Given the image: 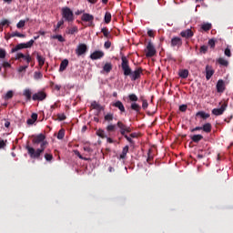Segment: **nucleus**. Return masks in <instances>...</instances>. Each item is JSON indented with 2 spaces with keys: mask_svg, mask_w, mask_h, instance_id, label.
<instances>
[{
  "mask_svg": "<svg viewBox=\"0 0 233 233\" xmlns=\"http://www.w3.org/2000/svg\"><path fill=\"white\" fill-rule=\"evenodd\" d=\"M45 139H46V137L43 133L32 136V144L35 147H31L30 145L25 147V150H27V154L31 159H41V156L45 154V150L48 146V142ZM39 145L40 147L36 148V147Z\"/></svg>",
  "mask_w": 233,
  "mask_h": 233,
  "instance_id": "nucleus-1",
  "label": "nucleus"
},
{
  "mask_svg": "<svg viewBox=\"0 0 233 233\" xmlns=\"http://www.w3.org/2000/svg\"><path fill=\"white\" fill-rule=\"evenodd\" d=\"M121 68L124 72V76L126 77H130L131 81H137V79H139L143 74V68L137 67L134 71H132L128 58H127L125 56L121 57Z\"/></svg>",
  "mask_w": 233,
  "mask_h": 233,
  "instance_id": "nucleus-2",
  "label": "nucleus"
},
{
  "mask_svg": "<svg viewBox=\"0 0 233 233\" xmlns=\"http://www.w3.org/2000/svg\"><path fill=\"white\" fill-rule=\"evenodd\" d=\"M116 127H119L121 136H123L125 137V139H127V141H128V143H130L131 145H136V142L132 139V137H128V135H127V134H130V132H132V127L125 125L121 121H118L116 123Z\"/></svg>",
  "mask_w": 233,
  "mask_h": 233,
  "instance_id": "nucleus-3",
  "label": "nucleus"
},
{
  "mask_svg": "<svg viewBox=\"0 0 233 233\" xmlns=\"http://www.w3.org/2000/svg\"><path fill=\"white\" fill-rule=\"evenodd\" d=\"M61 15L63 19L66 23H74V21L76 20V16L74 15V11H72V9H70V7L68 6L62 7Z\"/></svg>",
  "mask_w": 233,
  "mask_h": 233,
  "instance_id": "nucleus-4",
  "label": "nucleus"
},
{
  "mask_svg": "<svg viewBox=\"0 0 233 233\" xmlns=\"http://www.w3.org/2000/svg\"><path fill=\"white\" fill-rule=\"evenodd\" d=\"M15 60L19 61L20 63H23V61H25L26 65H30V63L34 61V58L28 53L26 55L23 53H17L15 56Z\"/></svg>",
  "mask_w": 233,
  "mask_h": 233,
  "instance_id": "nucleus-5",
  "label": "nucleus"
},
{
  "mask_svg": "<svg viewBox=\"0 0 233 233\" xmlns=\"http://www.w3.org/2000/svg\"><path fill=\"white\" fill-rule=\"evenodd\" d=\"M157 52V51H156V47L154 46V44H152V41H149L147 46L146 57H154Z\"/></svg>",
  "mask_w": 233,
  "mask_h": 233,
  "instance_id": "nucleus-6",
  "label": "nucleus"
},
{
  "mask_svg": "<svg viewBox=\"0 0 233 233\" xmlns=\"http://www.w3.org/2000/svg\"><path fill=\"white\" fill-rule=\"evenodd\" d=\"M172 48H181L183 46V39L179 36H174L170 42Z\"/></svg>",
  "mask_w": 233,
  "mask_h": 233,
  "instance_id": "nucleus-7",
  "label": "nucleus"
},
{
  "mask_svg": "<svg viewBox=\"0 0 233 233\" xmlns=\"http://www.w3.org/2000/svg\"><path fill=\"white\" fill-rule=\"evenodd\" d=\"M81 20L84 21L85 23H89V26H95L94 15H92L88 13H84L81 16Z\"/></svg>",
  "mask_w": 233,
  "mask_h": 233,
  "instance_id": "nucleus-8",
  "label": "nucleus"
},
{
  "mask_svg": "<svg viewBox=\"0 0 233 233\" xmlns=\"http://www.w3.org/2000/svg\"><path fill=\"white\" fill-rule=\"evenodd\" d=\"M88 50V47L86 44H79L76 49V54L79 57L81 56H84V54H86Z\"/></svg>",
  "mask_w": 233,
  "mask_h": 233,
  "instance_id": "nucleus-9",
  "label": "nucleus"
},
{
  "mask_svg": "<svg viewBox=\"0 0 233 233\" xmlns=\"http://www.w3.org/2000/svg\"><path fill=\"white\" fill-rule=\"evenodd\" d=\"M32 99L33 101H45L46 99V93L39 91L33 95Z\"/></svg>",
  "mask_w": 233,
  "mask_h": 233,
  "instance_id": "nucleus-10",
  "label": "nucleus"
},
{
  "mask_svg": "<svg viewBox=\"0 0 233 233\" xmlns=\"http://www.w3.org/2000/svg\"><path fill=\"white\" fill-rule=\"evenodd\" d=\"M102 57H105V53L103 51H95L90 55V59L93 61L101 59Z\"/></svg>",
  "mask_w": 233,
  "mask_h": 233,
  "instance_id": "nucleus-11",
  "label": "nucleus"
},
{
  "mask_svg": "<svg viewBox=\"0 0 233 233\" xmlns=\"http://www.w3.org/2000/svg\"><path fill=\"white\" fill-rule=\"evenodd\" d=\"M225 110H227V105L223 104L220 108H214L212 110V114L213 116H223V112H225Z\"/></svg>",
  "mask_w": 233,
  "mask_h": 233,
  "instance_id": "nucleus-12",
  "label": "nucleus"
},
{
  "mask_svg": "<svg viewBox=\"0 0 233 233\" xmlns=\"http://www.w3.org/2000/svg\"><path fill=\"white\" fill-rule=\"evenodd\" d=\"M181 37H185V39H190V37H194V32L192 29H186L180 33Z\"/></svg>",
  "mask_w": 233,
  "mask_h": 233,
  "instance_id": "nucleus-13",
  "label": "nucleus"
},
{
  "mask_svg": "<svg viewBox=\"0 0 233 233\" xmlns=\"http://www.w3.org/2000/svg\"><path fill=\"white\" fill-rule=\"evenodd\" d=\"M214 76V69L211 66H206V79L207 81H210V78Z\"/></svg>",
  "mask_w": 233,
  "mask_h": 233,
  "instance_id": "nucleus-14",
  "label": "nucleus"
},
{
  "mask_svg": "<svg viewBox=\"0 0 233 233\" xmlns=\"http://www.w3.org/2000/svg\"><path fill=\"white\" fill-rule=\"evenodd\" d=\"M217 92H218V94H223V92H225V81H223V79L218 81Z\"/></svg>",
  "mask_w": 233,
  "mask_h": 233,
  "instance_id": "nucleus-15",
  "label": "nucleus"
},
{
  "mask_svg": "<svg viewBox=\"0 0 233 233\" xmlns=\"http://www.w3.org/2000/svg\"><path fill=\"white\" fill-rule=\"evenodd\" d=\"M33 56H36V59L38 61V65L40 66V68H43V66H45V57H43L41 55H39V53H37V51H35L33 53Z\"/></svg>",
  "mask_w": 233,
  "mask_h": 233,
  "instance_id": "nucleus-16",
  "label": "nucleus"
},
{
  "mask_svg": "<svg viewBox=\"0 0 233 233\" xmlns=\"http://www.w3.org/2000/svg\"><path fill=\"white\" fill-rule=\"evenodd\" d=\"M113 106H115L116 108H118V110H120V112L123 114L126 112L125 110V106L123 105V102L117 100L116 102H115L113 104Z\"/></svg>",
  "mask_w": 233,
  "mask_h": 233,
  "instance_id": "nucleus-17",
  "label": "nucleus"
},
{
  "mask_svg": "<svg viewBox=\"0 0 233 233\" xmlns=\"http://www.w3.org/2000/svg\"><path fill=\"white\" fill-rule=\"evenodd\" d=\"M91 108H93V110H96L98 112H101V110H104L103 106H101L96 101L91 102Z\"/></svg>",
  "mask_w": 233,
  "mask_h": 233,
  "instance_id": "nucleus-18",
  "label": "nucleus"
},
{
  "mask_svg": "<svg viewBox=\"0 0 233 233\" xmlns=\"http://www.w3.org/2000/svg\"><path fill=\"white\" fill-rule=\"evenodd\" d=\"M203 132H206V134H210L212 132V124L211 123H207L204 124L202 127Z\"/></svg>",
  "mask_w": 233,
  "mask_h": 233,
  "instance_id": "nucleus-19",
  "label": "nucleus"
},
{
  "mask_svg": "<svg viewBox=\"0 0 233 233\" xmlns=\"http://www.w3.org/2000/svg\"><path fill=\"white\" fill-rule=\"evenodd\" d=\"M112 68H113L112 63L107 62L104 65L103 71L106 72V74H109V72H112Z\"/></svg>",
  "mask_w": 233,
  "mask_h": 233,
  "instance_id": "nucleus-20",
  "label": "nucleus"
},
{
  "mask_svg": "<svg viewBox=\"0 0 233 233\" xmlns=\"http://www.w3.org/2000/svg\"><path fill=\"white\" fill-rule=\"evenodd\" d=\"M66 66H68V59H64L60 64L59 72H65Z\"/></svg>",
  "mask_w": 233,
  "mask_h": 233,
  "instance_id": "nucleus-21",
  "label": "nucleus"
},
{
  "mask_svg": "<svg viewBox=\"0 0 233 233\" xmlns=\"http://www.w3.org/2000/svg\"><path fill=\"white\" fill-rule=\"evenodd\" d=\"M128 146L124 147L122 153L119 156V159H127V155L128 154Z\"/></svg>",
  "mask_w": 233,
  "mask_h": 233,
  "instance_id": "nucleus-22",
  "label": "nucleus"
},
{
  "mask_svg": "<svg viewBox=\"0 0 233 233\" xmlns=\"http://www.w3.org/2000/svg\"><path fill=\"white\" fill-rule=\"evenodd\" d=\"M12 37H26V35L15 31L12 34H10L8 36H5V39H10Z\"/></svg>",
  "mask_w": 233,
  "mask_h": 233,
  "instance_id": "nucleus-23",
  "label": "nucleus"
},
{
  "mask_svg": "<svg viewBox=\"0 0 233 233\" xmlns=\"http://www.w3.org/2000/svg\"><path fill=\"white\" fill-rule=\"evenodd\" d=\"M23 48H26L25 43L16 45L14 48H12L11 52L12 54H14L15 52H18V50H23Z\"/></svg>",
  "mask_w": 233,
  "mask_h": 233,
  "instance_id": "nucleus-24",
  "label": "nucleus"
},
{
  "mask_svg": "<svg viewBox=\"0 0 233 233\" xmlns=\"http://www.w3.org/2000/svg\"><path fill=\"white\" fill-rule=\"evenodd\" d=\"M102 34L104 36H106L107 39H112V34H110V31H108V28L104 27L101 29Z\"/></svg>",
  "mask_w": 233,
  "mask_h": 233,
  "instance_id": "nucleus-25",
  "label": "nucleus"
},
{
  "mask_svg": "<svg viewBox=\"0 0 233 233\" xmlns=\"http://www.w3.org/2000/svg\"><path fill=\"white\" fill-rule=\"evenodd\" d=\"M201 29L204 32H208L209 30H212V24H210V23H204L201 25Z\"/></svg>",
  "mask_w": 233,
  "mask_h": 233,
  "instance_id": "nucleus-26",
  "label": "nucleus"
},
{
  "mask_svg": "<svg viewBox=\"0 0 233 233\" xmlns=\"http://www.w3.org/2000/svg\"><path fill=\"white\" fill-rule=\"evenodd\" d=\"M23 96L26 98L27 101L32 99V91L30 89H25Z\"/></svg>",
  "mask_w": 233,
  "mask_h": 233,
  "instance_id": "nucleus-27",
  "label": "nucleus"
},
{
  "mask_svg": "<svg viewBox=\"0 0 233 233\" xmlns=\"http://www.w3.org/2000/svg\"><path fill=\"white\" fill-rule=\"evenodd\" d=\"M79 32V29L77 26H73L70 28H67L66 34H69L70 35H74V34H77Z\"/></svg>",
  "mask_w": 233,
  "mask_h": 233,
  "instance_id": "nucleus-28",
  "label": "nucleus"
},
{
  "mask_svg": "<svg viewBox=\"0 0 233 233\" xmlns=\"http://www.w3.org/2000/svg\"><path fill=\"white\" fill-rule=\"evenodd\" d=\"M201 139H203L202 135H194L191 137V140L193 141V143H199V141H201Z\"/></svg>",
  "mask_w": 233,
  "mask_h": 233,
  "instance_id": "nucleus-29",
  "label": "nucleus"
},
{
  "mask_svg": "<svg viewBox=\"0 0 233 233\" xmlns=\"http://www.w3.org/2000/svg\"><path fill=\"white\" fill-rule=\"evenodd\" d=\"M179 77L182 79H187L188 77V70L187 69H183L179 72L178 74Z\"/></svg>",
  "mask_w": 233,
  "mask_h": 233,
  "instance_id": "nucleus-30",
  "label": "nucleus"
},
{
  "mask_svg": "<svg viewBox=\"0 0 233 233\" xmlns=\"http://www.w3.org/2000/svg\"><path fill=\"white\" fill-rule=\"evenodd\" d=\"M197 116H199L202 119H208L210 117V114L205 113L204 111H198Z\"/></svg>",
  "mask_w": 233,
  "mask_h": 233,
  "instance_id": "nucleus-31",
  "label": "nucleus"
},
{
  "mask_svg": "<svg viewBox=\"0 0 233 233\" xmlns=\"http://www.w3.org/2000/svg\"><path fill=\"white\" fill-rule=\"evenodd\" d=\"M104 21L106 25H108L110 21H112V14H110L109 12H106Z\"/></svg>",
  "mask_w": 233,
  "mask_h": 233,
  "instance_id": "nucleus-32",
  "label": "nucleus"
},
{
  "mask_svg": "<svg viewBox=\"0 0 233 233\" xmlns=\"http://www.w3.org/2000/svg\"><path fill=\"white\" fill-rule=\"evenodd\" d=\"M131 109L135 110V112H141V106H139L137 103L133 102L131 104Z\"/></svg>",
  "mask_w": 233,
  "mask_h": 233,
  "instance_id": "nucleus-33",
  "label": "nucleus"
},
{
  "mask_svg": "<svg viewBox=\"0 0 233 233\" xmlns=\"http://www.w3.org/2000/svg\"><path fill=\"white\" fill-rule=\"evenodd\" d=\"M128 99H129V101H131L132 103H136V101L138 100L137 96L136 94H130V95L128 96Z\"/></svg>",
  "mask_w": 233,
  "mask_h": 233,
  "instance_id": "nucleus-34",
  "label": "nucleus"
},
{
  "mask_svg": "<svg viewBox=\"0 0 233 233\" xmlns=\"http://www.w3.org/2000/svg\"><path fill=\"white\" fill-rule=\"evenodd\" d=\"M218 64L222 66H228V61H227L225 58H218Z\"/></svg>",
  "mask_w": 233,
  "mask_h": 233,
  "instance_id": "nucleus-35",
  "label": "nucleus"
},
{
  "mask_svg": "<svg viewBox=\"0 0 233 233\" xmlns=\"http://www.w3.org/2000/svg\"><path fill=\"white\" fill-rule=\"evenodd\" d=\"M53 39H57L60 43H65V38L61 35H53Z\"/></svg>",
  "mask_w": 233,
  "mask_h": 233,
  "instance_id": "nucleus-36",
  "label": "nucleus"
},
{
  "mask_svg": "<svg viewBox=\"0 0 233 233\" xmlns=\"http://www.w3.org/2000/svg\"><path fill=\"white\" fill-rule=\"evenodd\" d=\"M50 86L54 88V90H56L59 92L61 90V86L60 85H56L54 82H50Z\"/></svg>",
  "mask_w": 233,
  "mask_h": 233,
  "instance_id": "nucleus-37",
  "label": "nucleus"
},
{
  "mask_svg": "<svg viewBox=\"0 0 233 233\" xmlns=\"http://www.w3.org/2000/svg\"><path fill=\"white\" fill-rule=\"evenodd\" d=\"M65 138V129H60L57 134V139Z\"/></svg>",
  "mask_w": 233,
  "mask_h": 233,
  "instance_id": "nucleus-38",
  "label": "nucleus"
},
{
  "mask_svg": "<svg viewBox=\"0 0 233 233\" xmlns=\"http://www.w3.org/2000/svg\"><path fill=\"white\" fill-rule=\"evenodd\" d=\"M14 97V91L9 90L5 96V99H12Z\"/></svg>",
  "mask_w": 233,
  "mask_h": 233,
  "instance_id": "nucleus-39",
  "label": "nucleus"
},
{
  "mask_svg": "<svg viewBox=\"0 0 233 233\" xmlns=\"http://www.w3.org/2000/svg\"><path fill=\"white\" fill-rule=\"evenodd\" d=\"M44 157L46 161H52V159H54V156L50 153H46Z\"/></svg>",
  "mask_w": 233,
  "mask_h": 233,
  "instance_id": "nucleus-40",
  "label": "nucleus"
},
{
  "mask_svg": "<svg viewBox=\"0 0 233 233\" xmlns=\"http://www.w3.org/2000/svg\"><path fill=\"white\" fill-rule=\"evenodd\" d=\"M96 136H98L99 137H102V139H105V137H106V136H105V131H103V129L97 130Z\"/></svg>",
  "mask_w": 233,
  "mask_h": 233,
  "instance_id": "nucleus-41",
  "label": "nucleus"
},
{
  "mask_svg": "<svg viewBox=\"0 0 233 233\" xmlns=\"http://www.w3.org/2000/svg\"><path fill=\"white\" fill-rule=\"evenodd\" d=\"M105 121H113L114 120V115L113 114H107L104 116Z\"/></svg>",
  "mask_w": 233,
  "mask_h": 233,
  "instance_id": "nucleus-42",
  "label": "nucleus"
},
{
  "mask_svg": "<svg viewBox=\"0 0 233 233\" xmlns=\"http://www.w3.org/2000/svg\"><path fill=\"white\" fill-rule=\"evenodd\" d=\"M75 155L77 156V157H79V159H83L84 161H88V158L84 157L81 153L77 150H75Z\"/></svg>",
  "mask_w": 233,
  "mask_h": 233,
  "instance_id": "nucleus-43",
  "label": "nucleus"
},
{
  "mask_svg": "<svg viewBox=\"0 0 233 233\" xmlns=\"http://www.w3.org/2000/svg\"><path fill=\"white\" fill-rule=\"evenodd\" d=\"M26 24V21L25 20H20L17 24H16V28H23L25 27V25Z\"/></svg>",
  "mask_w": 233,
  "mask_h": 233,
  "instance_id": "nucleus-44",
  "label": "nucleus"
},
{
  "mask_svg": "<svg viewBox=\"0 0 233 233\" xmlns=\"http://www.w3.org/2000/svg\"><path fill=\"white\" fill-rule=\"evenodd\" d=\"M106 130L107 132H116V125H108Z\"/></svg>",
  "mask_w": 233,
  "mask_h": 233,
  "instance_id": "nucleus-45",
  "label": "nucleus"
},
{
  "mask_svg": "<svg viewBox=\"0 0 233 233\" xmlns=\"http://www.w3.org/2000/svg\"><path fill=\"white\" fill-rule=\"evenodd\" d=\"M63 25H65V21H64V20H60V21L56 24V27L55 28V32H57V30H59V28H61V26H63Z\"/></svg>",
  "mask_w": 233,
  "mask_h": 233,
  "instance_id": "nucleus-46",
  "label": "nucleus"
},
{
  "mask_svg": "<svg viewBox=\"0 0 233 233\" xmlns=\"http://www.w3.org/2000/svg\"><path fill=\"white\" fill-rule=\"evenodd\" d=\"M34 78L35 79H43V73H41V72H35Z\"/></svg>",
  "mask_w": 233,
  "mask_h": 233,
  "instance_id": "nucleus-47",
  "label": "nucleus"
},
{
  "mask_svg": "<svg viewBox=\"0 0 233 233\" xmlns=\"http://www.w3.org/2000/svg\"><path fill=\"white\" fill-rule=\"evenodd\" d=\"M6 57V50L0 48V59H5Z\"/></svg>",
  "mask_w": 233,
  "mask_h": 233,
  "instance_id": "nucleus-48",
  "label": "nucleus"
},
{
  "mask_svg": "<svg viewBox=\"0 0 233 233\" xmlns=\"http://www.w3.org/2000/svg\"><path fill=\"white\" fill-rule=\"evenodd\" d=\"M200 52L201 54H207V52H208V46H201Z\"/></svg>",
  "mask_w": 233,
  "mask_h": 233,
  "instance_id": "nucleus-49",
  "label": "nucleus"
},
{
  "mask_svg": "<svg viewBox=\"0 0 233 233\" xmlns=\"http://www.w3.org/2000/svg\"><path fill=\"white\" fill-rule=\"evenodd\" d=\"M29 65L26 64L25 66H19L18 68V72L21 73V72H26V68H28Z\"/></svg>",
  "mask_w": 233,
  "mask_h": 233,
  "instance_id": "nucleus-50",
  "label": "nucleus"
},
{
  "mask_svg": "<svg viewBox=\"0 0 233 233\" xmlns=\"http://www.w3.org/2000/svg\"><path fill=\"white\" fill-rule=\"evenodd\" d=\"M25 48H32V46H34V40H30L27 43H25Z\"/></svg>",
  "mask_w": 233,
  "mask_h": 233,
  "instance_id": "nucleus-51",
  "label": "nucleus"
},
{
  "mask_svg": "<svg viewBox=\"0 0 233 233\" xmlns=\"http://www.w3.org/2000/svg\"><path fill=\"white\" fill-rule=\"evenodd\" d=\"M6 147V140H0V150H3V148Z\"/></svg>",
  "mask_w": 233,
  "mask_h": 233,
  "instance_id": "nucleus-52",
  "label": "nucleus"
},
{
  "mask_svg": "<svg viewBox=\"0 0 233 233\" xmlns=\"http://www.w3.org/2000/svg\"><path fill=\"white\" fill-rule=\"evenodd\" d=\"M142 108L144 110H147V108H148V101H147L146 99L142 100Z\"/></svg>",
  "mask_w": 233,
  "mask_h": 233,
  "instance_id": "nucleus-53",
  "label": "nucleus"
},
{
  "mask_svg": "<svg viewBox=\"0 0 233 233\" xmlns=\"http://www.w3.org/2000/svg\"><path fill=\"white\" fill-rule=\"evenodd\" d=\"M225 56H227V57H230L232 56V53L230 52V48L228 46L225 51H224Z\"/></svg>",
  "mask_w": 233,
  "mask_h": 233,
  "instance_id": "nucleus-54",
  "label": "nucleus"
},
{
  "mask_svg": "<svg viewBox=\"0 0 233 233\" xmlns=\"http://www.w3.org/2000/svg\"><path fill=\"white\" fill-rule=\"evenodd\" d=\"M83 148L85 152H88L89 154L93 152L92 147H89L88 145H85Z\"/></svg>",
  "mask_w": 233,
  "mask_h": 233,
  "instance_id": "nucleus-55",
  "label": "nucleus"
},
{
  "mask_svg": "<svg viewBox=\"0 0 233 233\" xmlns=\"http://www.w3.org/2000/svg\"><path fill=\"white\" fill-rule=\"evenodd\" d=\"M208 45L211 48H215L216 46V40H214L213 38L212 39H209L208 40Z\"/></svg>",
  "mask_w": 233,
  "mask_h": 233,
  "instance_id": "nucleus-56",
  "label": "nucleus"
},
{
  "mask_svg": "<svg viewBox=\"0 0 233 233\" xmlns=\"http://www.w3.org/2000/svg\"><path fill=\"white\" fill-rule=\"evenodd\" d=\"M57 119L58 121H65V119H66V116H65V114H59L57 115Z\"/></svg>",
  "mask_w": 233,
  "mask_h": 233,
  "instance_id": "nucleus-57",
  "label": "nucleus"
},
{
  "mask_svg": "<svg viewBox=\"0 0 233 233\" xmlns=\"http://www.w3.org/2000/svg\"><path fill=\"white\" fill-rule=\"evenodd\" d=\"M110 46H112V42H110L109 40H107L106 42H105L104 44V47L108 50V48H110Z\"/></svg>",
  "mask_w": 233,
  "mask_h": 233,
  "instance_id": "nucleus-58",
  "label": "nucleus"
},
{
  "mask_svg": "<svg viewBox=\"0 0 233 233\" xmlns=\"http://www.w3.org/2000/svg\"><path fill=\"white\" fill-rule=\"evenodd\" d=\"M187 108H188V106L187 105L179 106L180 112H187Z\"/></svg>",
  "mask_w": 233,
  "mask_h": 233,
  "instance_id": "nucleus-59",
  "label": "nucleus"
},
{
  "mask_svg": "<svg viewBox=\"0 0 233 233\" xmlns=\"http://www.w3.org/2000/svg\"><path fill=\"white\" fill-rule=\"evenodd\" d=\"M1 25H2V26H6V25H9L10 21H8L6 19H4V20L1 21Z\"/></svg>",
  "mask_w": 233,
  "mask_h": 233,
  "instance_id": "nucleus-60",
  "label": "nucleus"
},
{
  "mask_svg": "<svg viewBox=\"0 0 233 233\" xmlns=\"http://www.w3.org/2000/svg\"><path fill=\"white\" fill-rule=\"evenodd\" d=\"M2 66H3L4 68H10V67L12 66V65H11L10 63H8V62H4V63L2 64Z\"/></svg>",
  "mask_w": 233,
  "mask_h": 233,
  "instance_id": "nucleus-61",
  "label": "nucleus"
},
{
  "mask_svg": "<svg viewBox=\"0 0 233 233\" xmlns=\"http://www.w3.org/2000/svg\"><path fill=\"white\" fill-rule=\"evenodd\" d=\"M147 35H148L149 37H154V36L156 35L155 33H154V30L149 29V30L147 31Z\"/></svg>",
  "mask_w": 233,
  "mask_h": 233,
  "instance_id": "nucleus-62",
  "label": "nucleus"
},
{
  "mask_svg": "<svg viewBox=\"0 0 233 233\" xmlns=\"http://www.w3.org/2000/svg\"><path fill=\"white\" fill-rule=\"evenodd\" d=\"M31 119L33 120V121H37V114L36 113H33L32 115H31Z\"/></svg>",
  "mask_w": 233,
  "mask_h": 233,
  "instance_id": "nucleus-63",
  "label": "nucleus"
},
{
  "mask_svg": "<svg viewBox=\"0 0 233 233\" xmlns=\"http://www.w3.org/2000/svg\"><path fill=\"white\" fill-rule=\"evenodd\" d=\"M198 130H203L202 127H196L195 128L191 129L190 132H198Z\"/></svg>",
  "mask_w": 233,
  "mask_h": 233,
  "instance_id": "nucleus-64",
  "label": "nucleus"
}]
</instances>
